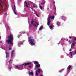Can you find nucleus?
<instances>
[{
  "label": "nucleus",
  "mask_w": 76,
  "mask_h": 76,
  "mask_svg": "<svg viewBox=\"0 0 76 76\" xmlns=\"http://www.w3.org/2000/svg\"><path fill=\"white\" fill-rule=\"evenodd\" d=\"M8 40L6 41V42L8 44H11L12 46L13 45V37L12 35H10L8 36Z\"/></svg>",
  "instance_id": "f257e3e1"
},
{
  "label": "nucleus",
  "mask_w": 76,
  "mask_h": 76,
  "mask_svg": "<svg viewBox=\"0 0 76 76\" xmlns=\"http://www.w3.org/2000/svg\"><path fill=\"white\" fill-rule=\"evenodd\" d=\"M51 19L54 20V16H50V17L48 18V23H47V25L49 26L50 25V23L51 22Z\"/></svg>",
  "instance_id": "f03ea898"
},
{
  "label": "nucleus",
  "mask_w": 76,
  "mask_h": 76,
  "mask_svg": "<svg viewBox=\"0 0 76 76\" xmlns=\"http://www.w3.org/2000/svg\"><path fill=\"white\" fill-rule=\"evenodd\" d=\"M33 39V37L30 36L29 37V39L31 44V45H35L34 42H35V41L34 39Z\"/></svg>",
  "instance_id": "7ed1b4c3"
},
{
  "label": "nucleus",
  "mask_w": 76,
  "mask_h": 76,
  "mask_svg": "<svg viewBox=\"0 0 76 76\" xmlns=\"http://www.w3.org/2000/svg\"><path fill=\"white\" fill-rule=\"evenodd\" d=\"M72 44L71 46V48H73L74 47V46H75V45L76 44V42L75 41H72Z\"/></svg>",
  "instance_id": "20e7f679"
},
{
  "label": "nucleus",
  "mask_w": 76,
  "mask_h": 76,
  "mask_svg": "<svg viewBox=\"0 0 76 76\" xmlns=\"http://www.w3.org/2000/svg\"><path fill=\"white\" fill-rule=\"evenodd\" d=\"M36 75L37 76H38V73L39 74H40V72H41V70L39 69H38V70H36Z\"/></svg>",
  "instance_id": "39448f33"
},
{
  "label": "nucleus",
  "mask_w": 76,
  "mask_h": 76,
  "mask_svg": "<svg viewBox=\"0 0 76 76\" xmlns=\"http://www.w3.org/2000/svg\"><path fill=\"white\" fill-rule=\"evenodd\" d=\"M33 23H34V21H33V19H32L31 20V22L30 26H32V25L33 26H35V27L37 26L36 25L34 24Z\"/></svg>",
  "instance_id": "423d86ee"
},
{
  "label": "nucleus",
  "mask_w": 76,
  "mask_h": 76,
  "mask_svg": "<svg viewBox=\"0 0 76 76\" xmlns=\"http://www.w3.org/2000/svg\"><path fill=\"white\" fill-rule=\"evenodd\" d=\"M5 54H6V58H7L9 57V54L8 52H7V51L5 52Z\"/></svg>",
  "instance_id": "0eeeda50"
},
{
  "label": "nucleus",
  "mask_w": 76,
  "mask_h": 76,
  "mask_svg": "<svg viewBox=\"0 0 76 76\" xmlns=\"http://www.w3.org/2000/svg\"><path fill=\"white\" fill-rule=\"evenodd\" d=\"M29 64H31V63H24V66H28L29 65Z\"/></svg>",
  "instance_id": "6e6552de"
},
{
  "label": "nucleus",
  "mask_w": 76,
  "mask_h": 76,
  "mask_svg": "<svg viewBox=\"0 0 76 76\" xmlns=\"http://www.w3.org/2000/svg\"><path fill=\"white\" fill-rule=\"evenodd\" d=\"M71 67H72V66H71L69 65L67 68V71H70V69Z\"/></svg>",
  "instance_id": "1a4fd4ad"
},
{
  "label": "nucleus",
  "mask_w": 76,
  "mask_h": 76,
  "mask_svg": "<svg viewBox=\"0 0 76 76\" xmlns=\"http://www.w3.org/2000/svg\"><path fill=\"white\" fill-rule=\"evenodd\" d=\"M62 19H63V20H64V22H66V18L64 17L63 16H62Z\"/></svg>",
  "instance_id": "9d476101"
},
{
  "label": "nucleus",
  "mask_w": 76,
  "mask_h": 76,
  "mask_svg": "<svg viewBox=\"0 0 76 76\" xmlns=\"http://www.w3.org/2000/svg\"><path fill=\"white\" fill-rule=\"evenodd\" d=\"M24 3L25 4H26V6L27 7V8H28V4H27V2H26V1H24Z\"/></svg>",
  "instance_id": "9b49d317"
},
{
  "label": "nucleus",
  "mask_w": 76,
  "mask_h": 76,
  "mask_svg": "<svg viewBox=\"0 0 76 76\" xmlns=\"http://www.w3.org/2000/svg\"><path fill=\"white\" fill-rule=\"evenodd\" d=\"M28 75L29 76V75H34V73L32 72H29Z\"/></svg>",
  "instance_id": "f8f14e48"
},
{
  "label": "nucleus",
  "mask_w": 76,
  "mask_h": 76,
  "mask_svg": "<svg viewBox=\"0 0 76 76\" xmlns=\"http://www.w3.org/2000/svg\"><path fill=\"white\" fill-rule=\"evenodd\" d=\"M34 64H36L37 65V64H38V62L37 61H34Z\"/></svg>",
  "instance_id": "ddd939ff"
},
{
  "label": "nucleus",
  "mask_w": 76,
  "mask_h": 76,
  "mask_svg": "<svg viewBox=\"0 0 76 76\" xmlns=\"http://www.w3.org/2000/svg\"><path fill=\"white\" fill-rule=\"evenodd\" d=\"M43 26H41L39 28V30H42L43 29Z\"/></svg>",
  "instance_id": "4468645a"
},
{
  "label": "nucleus",
  "mask_w": 76,
  "mask_h": 76,
  "mask_svg": "<svg viewBox=\"0 0 76 76\" xmlns=\"http://www.w3.org/2000/svg\"><path fill=\"white\" fill-rule=\"evenodd\" d=\"M39 67H40V65L39 64H38L36 65V67H37V68H39Z\"/></svg>",
  "instance_id": "2eb2a0df"
},
{
  "label": "nucleus",
  "mask_w": 76,
  "mask_h": 76,
  "mask_svg": "<svg viewBox=\"0 0 76 76\" xmlns=\"http://www.w3.org/2000/svg\"><path fill=\"white\" fill-rule=\"evenodd\" d=\"M11 58H12V57H13V56H14V53H11Z\"/></svg>",
  "instance_id": "dca6fc26"
},
{
  "label": "nucleus",
  "mask_w": 76,
  "mask_h": 76,
  "mask_svg": "<svg viewBox=\"0 0 76 76\" xmlns=\"http://www.w3.org/2000/svg\"><path fill=\"white\" fill-rule=\"evenodd\" d=\"M53 25H52L51 26H49V28H50L51 29H53Z\"/></svg>",
  "instance_id": "f3484780"
},
{
  "label": "nucleus",
  "mask_w": 76,
  "mask_h": 76,
  "mask_svg": "<svg viewBox=\"0 0 76 76\" xmlns=\"http://www.w3.org/2000/svg\"><path fill=\"white\" fill-rule=\"evenodd\" d=\"M9 69H11H11H12V65H10L9 67Z\"/></svg>",
  "instance_id": "a211bd4d"
},
{
  "label": "nucleus",
  "mask_w": 76,
  "mask_h": 76,
  "mask_svg": "<svg viewBox=\"0 0 76 76\" xmlns=\"http://www.w3.org/2000/svg\"><path fill=\"white\" fill-rule=\"evenodd\" d=\"M41 4L42 5H44V4H45V3L43 2H41Z\"/></svg>",
  "instance_id": "6ab92c4d"
},
{
  "label": "nucleus",
  "mask_w": 76,
  "mask_h": 76,
  "mask_svg": "<svg viewBox=\"0 0 76 76\" xmlns=\"http://www.w3.org/2000/svg\"><path fill=\"white\" fill-rule=\"evenodd\" d=\"M16 67L18 68V69H20V67H19L18 65H16Z\"/></svg>",
  "instance_id": "aec40b11"
},
{
  "label": "nucleus",
  "mask_w": 76,
  "mask_h": 76,
  "mask_svg": "<svg viewBox=\"0 0 76 76\" xmlns=\"http://www.w3.org/2000/svg\"><path fill=\"white\" fill-rule=\"evenodd\" d=\"M33 8H35V7H36V6H35V5L34 4L33 5Z\"/></svg>",
  "instance_id": "412c9836"
},
{
  "label": "nucleus",
  "mask_w": 76,
  "mask_h": 76,
  "mask_svg": "<svg viewBox=\"0 0 76 76\" xmlns=\"http://www.w3.org/2000/svg\"><path fill=\"white\" fill-rule=\"evenodd\" d=\"M39 7L40 9H41V10H42V6H39Z\"/></svg>",
  "instance_id": "4be33fe9"
},
{
  "label": "nucleus",
  "mask_w": 76,
  "mask_h": 76,
  "mask_svg": "<svg viewBox=\"0 0 76 76\" xmlns=\"http://www.w3.org/2000/svg\"><path fill=\"white\" fill-rule=\"evenodd\" d=\"M14 12L16 15H17V14H16V10L13 11Z\"/></svg>",
  "instance_id": "5701e85b"
},
{
  "label": "nucleus",
  "mask_w": 76,
  "mask_h": 76,
  "mask_svg": "<svg viewBox=\"0 0 76 76\" xmlns=\"http://www.w3.org/2000/svg\"><path fill=\"white\" fill-rule=\"evenodd\" d=\"M15 9H16V7H15V5H14V11H15L16 10H15Z\"/></svg>",
  "instance_id": "b1692460"
},
{
  "label": "nucleus",
  "mask_w": 76,
  "mask_h": 76,
  "mask_svg": "<svg viewBox=\"0 0 76 76\" xmlns=\"http://www.w3.org/2000/svg\"><path fill=\"white\" fill-rule=\"evenodd\" d=\"M69 54H70L71 55V56H72V52H70L69 53Z\"/></svg>",
  "instance_id": "393cba45"
},
{
  "label": "nucleus",
  "mask_w": 76,
  "mask_h": 76,
  "mask_svg": "<svg viewBox=\"0 0 76 76\" xmlns=\"http://www.w3.org/2000/svg\"><path fill=\"white\" fill-rule=\"evenodd\" d=\"M57 25H58V26H61V24L59 23L58 24H57Z\"/></svg>",
  "instance_id": "a878e982"
},
{
  "label": "nucleus",
  "mask_w": 76,
  "mask_h": 76,
  "mask_svg": "<svg viewBox=\"0 0 76 76\" xmlns=\"http://www.w3.org/2000/svg\"><path fill=\"white\" fill-rule=\"evenodd\" d=\"M5 6H6V4L4 3V7H6Z\"/></svg>",
  "instance_id": "bb28decb"
},
{
  "label": "nucleus",
  "mask_w": 76,
  "mask_h": 76,
  "mask_svg": "<svg viewBox=\"0 0 76 76\" xmlns=\"http://www.w3.org/2000/svg\"><path fill=\"white\" fill-rule=\"evenodd\" d=\"M59 23V22H58V21H57L56 22V25H58V24Z\"/></svg>",
  "instance_id": "cd10ccee"
},
{
  "label": "nucleus",
  "mask_w": 76,
  "mask_h": 76,
  "mask_svg": "<svg viewBox=\"0 0 76 76\" xmlns=\"http://www.w3.org/2000/svg\"><path fill=\"white\" fill-rule=\"evenodd\" d=\"M36 16H37V17H39V15H37V13H36Z\"/></svg>",
  "instance_id": "c85d7f7f"
},
{
  "label": "nucleus",
  "mask_w": 76,
  "mask_h": 76,
  "mask_svg": "<svg viewBox=\"0 0 76 76\" xmlns=\"http://www.w3.org/2000/svg\"><path fill=\"white\" fill-rule=\"evenodd\" d=\"M62 72V70H61L60 71H59V72H60V73H61Z\"/></svg>",
  "instance_id": "c756f323"
},
{
  "label": "nucleus",
  "mask_w": 76,
  "mask_h": 76,
  "mask_svg": "<svg viewBox=\"0 0 76 76\" xmlns=\"http://www.w3.org/2000/svg\"><path fill=\"white\" fill-rule=\"evenodd\" d=\"M14 51H15L14 50H12L11 53H14Z\"/></svg>",
  "instance_id": "7c9ffc66"
},
{
  "label": "nucleus",
  "mask_w": 76,
  "mask_h": 76,
  "mask_svg": "<svg viewBox=\"0 0 76 76\" xmlns=\"http://www.w3.org/2000/svg\"><path fill=\"white\" fill-rule=\"evenodd\" d=\"M35 23L37 24V25H39V23H38L37 22H36Z\"/></svg>",
  "instance_id": "2f4dec72"
},
{
  "label": "nucleus",
  "mask_w": 76,
  "mask_h": 76,
  "mask_svg": "<svg viewBox=\"0 0 76 76\" xmlns=\"http://www.w3.org/2000/svg\"><path fill=\"white\" fill-rule=\"evenodd\" d=\"M69 39H72V37H70V36H69Z\"/></svg>",
  "instance_id": "473e14b6"
},
{
  "label": "nucleus",
  "mask_w": 76,
  "mask_h": 76,
  "mask_svg": "<svg viewBox=\"0 0 76 76\" xmlns=\"http://www.w3.org/2000/svg\"><path fill=\"white\" fill-rule=\"evenodd\" d=\"M69 51H72V49H70L69 50Z\"/></svg>",
  "instance_id": "72a5a7b5"
},
{
  "label": "nucleus",
  "mask_w": 76,
  "mask_h": 76,
  "mask_svg": "<svg viewBox=\"0 0 76 76\" xmlns=\"http://www.w3.org/2000/svg\"><path fill=\"white\" fill-rule=\"evenodd\" d=\"M29 68H31V67H32V66H29Z\"/></svg>",
  "instance_id": "f704fd0d"
},
{
  "label": "nucleus",
  "mask_w": 76,
  "mask_h": 76,
  "mask_svg": "<svg viewBox=\"0 0 76 76\" xmlns=\"http://www.w3.org/2000/svg\"><path fill=\"white\" fill-rule=\"evenodd\" d=\"M47 10H50V9L49 8H47Z\"/></svg>",
  "instance_id": "c9c22d12"
},
{
  "label": "nucleus",
  "mask_w": 76,
  "mask_h": 76,
  "mask_svg": "<svg viewBox=\"0 0 76 76\" xmlns=\"http://www.w3.org/2000/svg\"><path fill=\"white\" fill-rule=\"evenodd\" d=\"M11 48H9V50H11Z\"/></svg>",
  "instance_id": "e433bc0d"
},
{
  "label": "nucleus",
  "mask_w": 76,
  "mask_h": 76,
  "mask_svg": "<svg viewBox=\"0 0 76 76\" xmlns=\"http://www.w3.org/2000/svg\"><path fill=\"white\" fill-rule=\"evenodd\" d=\"M0 43H2V41L0 42Z\"/></svg>",
  "instance_id": "4c0bfd02"
},
{
  "label": "nucleus",
  "mask_w": 76,
  "mask_h": 76,
  "mask_svg": "<svg viewBox=\"0 0 76 76\" xmlns=\"http://www.w3.org/2000/svg\"><path fill=\"white\" fill-rule=\"evenodd\" d=\"M74 40H75V41H76V39H74Z\"/></svg>",
  "instance_id": "58836bf2"
},
{
  "label": "nucleus",
  "mask_w": 76,
  "mask_h": 76,
  "mask_svg": "<svg viewBox=\"0 0 76 76\" xmlns=\"http://www.w3.org/2000/svg\"><path fill=\"white\" fill-rule=\"evenodd\" d=\"M71 42V40H69L68 41V42Z\"/></svg>",
  "instance_id": "ea45409f"
},
{
  "label": "nucleus",
  "mask_w": 76,
  "mask_h": 76,
  "mask_svg": "<svg viewBox=\"0 0 76 76\" xmlns=\"http://www.w3.org/2000/svg\"><path fill=\"white\" fill-rule=\"evenodd\" d=\"M23 65H24V64H22V66H23Z\"/></svg>",
  "instance_id": "a19ab883"
},
{
  "label": "nucleus",
  "mask_w": 76,
  "mask_h": 76,
  "mask_svg": "<svg viewBox=\"0 0 76 76\" xmlns=\"http://www.w3.org/2000/svg\"><path fill=\"white\" fill-rule=\"evenodd\" d=\"M31 9H33V8H31Z\"/></svg>",
  "instance_id": "79ce46f5"
},
{
  "label": "nucleus",
  "mask_w": 76,
  "mask_h": 76,
  "mask_svg": "<svg viewBox=\"0 0 76 76\" xmlns=\"http://www.w3.org/2000/svg\"><path fill=\"white\" fill-rule=\"evenodd\" d=\"M8 62H9V63H10V61H9Z\"/></svg>",
  "instance_id": "37998d69"
},
{
  "label": "nucleus",
  "mask_w": 76,
  "mask_h": 76,
  "mask_svg": "<svg viewBox=\"0 0 76 76\" xmlns=\"http://www.w3.org/2000/svg\"><path fill=\"white\" fill-rule=\"evenodd\" d=\"M1 7H2V8H3V7H2V6L1 5Z\"/></svg>",
  "instance_id": "c03bdc74"
},
{
  "label": "nucleus",
  "mask_w": 76,
  "mask_h": 76,
  "mask_svg": "<svg viewBox=\"0 0 76 76\" xmlns=\"http://www.w3.org/2000/svg\"><path fill=\"white\" fill-rule=\"evenodd\" d=\"M1 37H0V39H1Z\"/></svg>",
  "instance_id": "a18cd8bd"
},
{
  "label": "nucleus",
  "mask_w": 76,
  "mask_h": 76,
  "mask_svg": "<svg viewBox=\"0 0 76 76\" xmlns=\"http://www.w3.org/2000/svg\"><path fill=\"white\" fill-rule=\"evenodd\" d=\"M39 6H40V4H39Z\"/></svg>",
  "instance_id": "49530a36"
},
{
  "label": "nucleus",
  "mask_w": 76,
  "mask_h": 76,
  "mask_svg": "<svg viewBox=\"0 0 76 76\" xmlns=\"http://www.w3.org/2000/svg\"><path fill=\"white\" fill-rule=\"evenodd\" d=\"M28 4H29V3H28Z\"/></svg>",
  "instance_id": "de8ad7c7"
},
{
  "label": "nucleus",
  "mask_w": 76,
  "mask_h": 76,
  "mask_svg": "<svg viewBox=\"0 0 76 76\" xmlns=\"http://www.w3.org/2000/svg\"><path fill=\"white\" fill-rule=\"evenodd\" d=\"M64 76H66V75H64Z\"/></svg>",
  "instance_id": "09e8293b"
}]
</instances>
